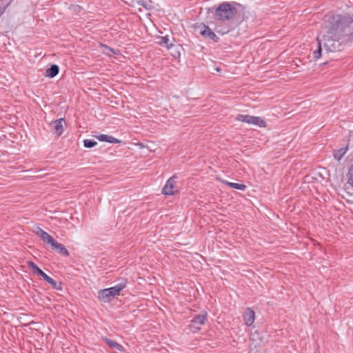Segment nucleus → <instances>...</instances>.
Instances as JSON below:
<instances>
[{
    "label": "nucleus",
    "instance_id": "obj_21",
    "mask_svg": "<svg viewBox=\"0 0 353 353\" xmlns=\"http://www.w3.org/2000/svg\"><path fill=\"white\" fill-rule=\"evenodd\" d=\"M159 43L161 45H165V46L167 47L168 49H170L173 46L172 43L170 41L168 36L161 37Z\"/></svg>",
    "mask_w": 353,
    "mask_h": 353
},
{
    "label": "nucleus",
    "instance_id": "obj_12",
    "mask_svg": "<svg viewBox=\"0 0 353 353\" xmlns=\"http://www.w3.org/2000/svg\"><path fill=\"white\" fill-rule=\"evenodd\" d=\"M52 248L57 251L59 254H60L62 256H69V252L61 243H59L57 241L54 242V243L51 245Z\"/></svg>",
    "mask_w": 353,
    "mask_h": 353
},
{
    "label": "nucleus",
    "instance_id": "obj_11",
    "mask_svg": "<svg viewBox=\"0 0 353 353\" xmlns=\"http://www.w3.org/2000/svg\"><path fill=\"white\" fill-rule=\"evenodd\" d=\"M101 339L104 341L110 348L117 349L119 351H124V347L117 342L111 340L106 336H102Z\"/></svg>",
    "mask_w": 353,
    "mask_h": 353
},
{
    "label": "nucleus",
    "instance_id": "obj_32",
    "mask_svg": "<svg viewBox=\"0 0 353 353\" xmlns=\"http://www.w3.org/2000/svg\"><path fill=\"white\" fill-rule=\"evenodd\" d=\"M1 353H4L3 351L1 350Z\"/></svg>",
    "mask_w": 353,
    "mask_h": 353
},
{
    "label": "nucleus",
    "instance_id": "obj_29",
    "mask_svg": "<svg viewBox=\"0 0 353 353\" xmlns=\"http://www.w3.org/2000/svg\"><path fill=\"white\" fill-rule=\"evenodd\" d=\"M105 48L107 49H108V50L110 51L111 52H112L113 54H117L115 50H114L113 48H110L108 46H105Z\"/></svg>",
    "mask_w": 353,
    "mask_h": 353
},
{
    "label": "nucleus",
    "instance_id": "obj_18",
    "mask_svg": "<svg viewBox=\"0 0 353 353\" xmlns=\"http://www.w3.org/2000/svg\"><path fill=\"white\" fill-rule=\"evenodd\" d=\"M317 41H318V48H317V50H316L313 52V59L315 60L319 59L321 57L322 51H323L322 43L320 41V38H318Z\"/></svg>",
    "mask_w": 353,
    "mask_h": 353
},
{
    "label": "nucleus",
    "instance_id": "obj_1",
    "mask_svg": "<svg viewBox=\"0 0 353 353\" xmlns=\"http://www.w3.org/2000/svg\"><path fill=\"white\" fill-rule=\"evenodd\" d=\"M327 23L345 42L353 41V18L350 15L329 17Z\"/></svg>",
    "mask_w": 353,
    "mask_h": 353
},
{
    "label": "nucleus",
    "instance_id": "obj_4",
    "mask_svg": "<svg viewBox=\"0 0 353 353\" xmlns=\"http://www.w3.org/2000/svg\"><path fill=\"white\" fill-rule=\"evenodd\" d=\"M127 283L125 279H123L121 283L113 287L99 290L98 292V299L103 303L110 302L117 295H119L120 292L126 287Z\"/></svg>",
    "mask_w": 353,
    "mask_h": 353
},
{
    "label": "nucleus",
    "instance_id": "obj_22",
    "mask_svg": "<svg viewBox=\"0 0 353 353\" xmlns=\"http://www.w3.org/2000/svg\"><path fill=\"white\" fill-rule=\"evenodd\" d=\"M227 184L234 189L240 190H245L246 188L245 185L242 183H231L228 182Z\"/></svg>",
    "mask_w": 353,
    "mask_h": 353
},
{
    "label": "nucleus",
    "instance_id": "obj_7",
    "mask_svg": "<svg viewBox=\"0 0 353 353\" xmlns=\"http://www.w3.org/2000/svg\"><path fill=\"white\" fill-rule=\"evenodd\" d=\"M199 33L205 39L212 41L213 42H218L219 38L216 34L211 30V29L205 24H201L199 26Z\"/></svg>",
    "mask_w": 353,
    "mask_h": 353
},
{
    "label": "nucleus",
    "instance_id": "obj_23",
    "mask_svg": "<svg viewBox=\"0 0 353 353\" xmlns=\"http://www.w3.org/2000/svg\"><path fill=\"white\" fill-rule=\"evenodd\" d=\"M97 145V142L92 139L83 140V145L85 148H91Z\"/></svg>",
    "mask_w": 353,
    "mask_h": 353
},
{
    "label": "nucleus",
    "instance_id": "obj_17",
    "mask_svg": "<svg viewBox=\"0 0 353 353\" xmlns=\"http://www.w3.org/2000/svg\"><path fill=\"white\" fill-rule=\"evenodd\" d=\"M347 150V146L345 148H340L339 150H334L333 152V156L334 159L339 161L343 157V156L345 154Z\"/></svg>",
    "mask_w": 353,
    "mask_h": 353
},
{
    "label": "nucleus",
    "instance_id": "obj_19",
    "mask_svg": "<svg viewBox=\"0 0 353 353\" xmlns=\"http://www.w3.org/2000/svg\"><path fill=\"white\" fill-rule=\"evenodd\" d=\"M40 238L43 242L47 243L50 245H52L55 241L54 239L46 232L44 234H43Z\"/></svg>",
    "mask_w": 353,
    "mask_h": 353
},
{
    "label": "nucleus",
    "instance_id": "obj_31",
    "mask_svg": "<svg viewBox=\"0 0 353 353\" xmlns=\"http://www.w3.org/2000/svg\"><path fill=\"white\" fill-rule=\"evenodd\" d=\"M3 129H4V127H2V126H1V133H2V132H5V131L3 130Z\"/></svg>",
    "mask_w": 353,
    "mask_h": 353
},
{
    "label": "nucleus",
    "instance_id": "obj_3",
    "mask_svg": "<svg viewBox=\"0 0 353 353\" xmlns=\"http://www.w3.org/2000/svg\"><path fill=\"white\" fill-rule=\"evenodd\" d=\"M237 13L236 7L230 3L223 2L215 9L214 19L225 21L232 19Z\"/></svg>",
    "mask_w": 353,
    "mask_h": 353
},
{
    "label": "nucleus",
    "instance_id": "obj_25",
    "mask_svg": "<svg viewBox=\"0 0 353 353\" xmlns=\"http://www.w3.org/2000/svg\"><path fill=\"white\" fill-rule=\"evenodd\" d=\"M12 3V0H1V14H3L5 9L10 6Z\"/></svg>",
    "mask_w": 353,
    "mask_h": 353
},
{
    "label": "nucleus",
    "instance_id": "obj_20",
    "mask_svg": "<svg viewBox=\"0 0 353 353\" xmlns=\"http://www.w3.org/2000/svg\"><path fill=\"white\" fill-rule=\"evenodd\" d=\"M137 3L138 5L145 8L146 10H151L152 8V1L151 0H139Z\"/></svg>",
    "mask_w": 353,
    "mask_h": 353
},
{
    "label": "nucleus",
    "instance_id": "obj_6",
    "mask_svg": "<svg viewBox=\"0 0 353 353\" xmlns=\"http://www.w3.org/2000/svg\"><path fill=\"white\" fill-rule=\"evenodd\" d=\"M176 179L177 176L174 175L167 181L161 191L163 194L171 196L178 192L176 181Z\"/></svg>",
    "mask_w": 353,
    "mask_h": 353
},
{
    "label": "nucleus",
    "instance_id": "obj_16",
    "mask_svg": "<svg viewBox=\"0 0 353 353\" xmlns=\"http://www.w3.org/2000/svg\"><path fill=\"white\" fill-rule=\"evenodd\" d=\"M27 263L28 268L32 270L33 273L38 274L41 277L43 276V274H44V272L41 268H39L33 261H28Z\"/></svg>",
    "mask_w": 353,
    "mask_h": 353
},
{
    "label": "nucleus",
    "instance_id": "obj_10",
    "mask_svg": "<svg viewBox=\"0 0 353 353\" xmlns=\"http://www.w3.org/2000/svg\"><path fill=\"white\" fill-rule=\"evenodd\" d=\"M207 319V313L204 312L203 314H198L195 316L192 320L191 323H192V326L198 325L201 327L202 325L205 323V321Z\"/></svg>",
    "mask_w": 353,
    "mask_h": 353
},
{
    "label": "nucleus",
    "instance_id": "obj_2",
    "mask_svg": "<svg viewBox=\"0 0 353 353\" xmlns=\"http://www.w3.org/2000/svg\"><path fill=\"white\" fill-rule=\"evenodd\" d=\"M326 32L320 39L322 43L325 53L333 52L336 51H341L342 50V43L345 42L342 40L334 30L330 29V26L326 23L325 24Z\"/></svg>",
    "mask_w": 353,
    "mask_h": 353
},
{
    "label": "nucleus",
    "instance_id": "obj_24",
    "mask_svg": "<svg viewBox=\"0 0 353 353\" xmlns=\"http://www.w3.org/2000/svg\"><path fill=\"white\" fill-rule=\"evenodd\" d=\"M69 9L74 12V13H79L82 10L83 8L79 5H70L69 6Z\"/></svg>",
    "mask_w": 353,
    "mask_h": 353
},
{
    "label": "nucleus",
    "instance_id": "obj_8",
    "mask_svg": "<svg viewBox=\"0 0 353 353\" xmlns=\"http://www.w3.org/2000/svg\"><path fill=\"white\" fill-rule=\"evenodd\" d=\"M63 122L65 123L64 119L61 118L52 121L50 123L52 132L58 137H60L63 132Z\"/></svg>",
    "mask_w": 353,
    "mask_h": 353
},
{
    "label": "nucleus",
    "instance_id": "obj_26",
    "mask_svg": "<svg viewBox=\"0 0 353 353\" xmlns=\"http://www.w3.org/2000/svg\"><path fill=\"white\" fill-rule=\"evenodd\" d=\"M348 183L353 186V166L348 171Z\"/></svg>",
    "mask_w": 353,
    "mask_h": 353
},
{
    "label": "nucleus",
    "instance_id": "obj_27",
    "mask_svg": "<svg viewBox=\"0 0 353 353\" xmlns=\"http://www.w3.org/2000/svg\"><path fill=\"white\" fill-rule=\"evenodd\" d=\"M34 232H35V234H36L38 236L41 237V236H42V234H45L46 231H44L43 230H42V229H41V228H39V227H37L36 230L34 231Z\"/></svg>",
    "mask_w": 353,
    "mask_h": 353
},
{
    "label": "nucleus",
    "instance_id": "obj_5",
    "mask_svg": "<svg viewBox=\"0 0 353 353\" xmlns=\"http://www.w3.org/2000/svg\"><path fill=\"white\" fill-rule=\"evenodd\" d=\"M236 120L249 124H253L259 127H265L266 123L260 117H254L247 114H238Z\"/></svg>",
    "mask_w": 353,
    "mask_h": 353
},
{
    "label": "nucleus",
    "instance_id": "obj_14",
    "mask_svg": "<svg viewBox=\"0 0 353 353\" xmlns=\"http://www.w3.org/2000/svg\"><path fill=\"white\" fill-rule=\"evenodd\" d=\"M41 277L43 278V279H44L47 283H48L50 285H52V287L55 289V290H62V287H61V283H57V281L55 280H54L53 279H52L51 277H50L48 275H47L45 272H44V274H43V276H41Z\"/></svg>",
    "mask_w": 353,
    "mask_h": 353
},
{
    "label": "nucleus",
    "instance_id": "obj_30",
    "mask_svg": "<svg viewBox=\"0 0 353 353\" xmlns=\"http://www.w3.org/2000/svg\"><path fill=\"white\" fill-rule=\"evenodd\" d=\"M6 136L5 134H1V142L4 140V138H6Z\"/></svg>",
    "mask_w": 353,
    "mask_h": 353
},
{
    "label": "nucleus",
    "instance_id": "obj_13",
    "mask_svg": "<svg viewBox=\"0 0 353 353\" xmlns=\"http://www.w3.org/2000/svg\"><path fill=\"white\" fill-rule=\"evenodd\" d=\"M99 141L103 142H108L110 143H119L121 142V140L117 139L110 135L108 134H100L95 137Z\"/></svg>",
    "mask_w": 353,
    "mask_h": 353
},
{
    "label": "nucleus",
    "instance_id": "obj_15",
    "mask_svg": "<svg viewBox=\"0 0 353 353\" xmlns=\"http://www.w3.org/2000/svg\"><path fill=\"white\" fill-rule=\"evenodd\" d=\"M59 72V67L56 64H52L46 70V77L53 78L58 74Z\"/></svg>",
    "mask_w": 353,
    "mask_h": 353
},
{
    "label": "nucleus",
    "instance_id": "obj_9",
    "mask_svg": "<svg viewBox=\"0 0 353 353\" xmlns=\"http://www.w3.org/2000/svg\"><path fill=\"white\" fill-rule=\"evenodd\" d=\"M255 314L254 310L250 308H247L243 314V319L245 325L250 326L254 321Z\"/></svg>",
    "mask_w": 353,
    "mask_h": 353
},
{
    "label": "nucleus",
    "instance_id": "obj_28",
    "mask_svg": "<svg viewBox=\"0 0 353 353\" xmlns=\"http://www.w3.org/2000/svg\"><path fill=\"white\" fill-rule=\"evenodd\" d=\"M190 330L192 332H196L201 330V327L198 325L192 326V323L189 325Z\"/></svg>",
    "mask_w": 353,
    "mask_h": 353
}]
</instances>
